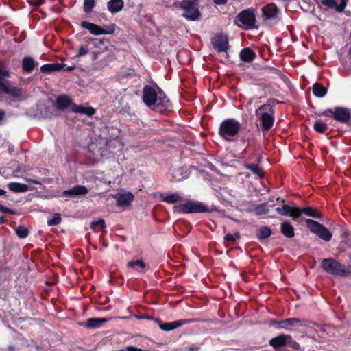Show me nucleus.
Returning a JSON list of instances; mask_svg holds the SVG:
<instances>
[{
	"mask_svg": "<svg viewBox=\"0 0 351 351\" xmlns=\"http://www.w3.org/2000/svg\"><path fill=\"white\" fill-rule=\"evenodd\" d=\"M279 103L280 101L275 99H269L265 104L261 105L256 110L255 114L260 121L263 132H268L274 126L275 121L274 106Z\"/></svg>",
	"mask_w": 351,
	"mask_h": 351,
	"instance_id": "f257e3e1",
	"label": "nucleus"
},
{
	"mask_svg": "<svg viewBox=\"0 0 351 351\" xmlns=\"http://www.w3.org/2000/svg\"><path fill=\"white\" fill-rule=\"evenodd\" d=\"M198 4L199 0H182L173 3L176 8H180L184 11L182 16L191 21L198 20L201 16Z\"/></svg>",
	"mask_w": 351,
	"mask_h": 351,
	"instance_id": "f03ea898",
	"label": "nucleus"
},
{
	"mask_svg": "<svg viewBox=\"0 0 351 351\" xmlns=\"http://www.w3.org/2000/svg\"><path fill=\"white\" fill-rule=\"evenodd\" d=\"M320 266L326 273L337 276H346L351 274L350 267H346L341 264L337 260L332 258L323 259L320 263Z\"/></svg>",
	"mask_w": 351,
	"mask_h": 351,
	"instance_id": "7ed1b4c3",
	"label": "nucleus"
},
{
	"mask_svg": "<svg viewBox=\"0 0 351 351\" xmlns=\"http://www.w3.org/2000/svg\"><path fill=\"white\" fill-rule=\"evenodd\" d=\"M240 128V123L235 119H225L220 124L219 135L228 141H232L237 136Z\"/></svg>",
	"mask_w": 351,
	"mask_h": 351,
	"instance_id": "20e7f679",
	"label": "nucleus"
},
{
	"mask_svg": "<svg viewBox=\"0 0 351 351\" xmlns=\"http://www.w3.org/2000/svg\"><path fill=\"white\" fill-rule=\"evenodd\" d=\"M173 211L182 214L201 213L208 212V208L201 202L191 200L174 206Z\"/></svg>",
	"mask_w": 351,
	"mask_h": 351,
	"instance_id": "39448f33",
	"label": "nucleus"
},
{
	"mask_svg": "<svg viewBox=\"0 0 351 351\" xmlns=\"http://www.w3.org/2000/svg\"><path fill=\"white\" fill-rule=\"evenodd\" d=\"M256 22L254 8H248L241 11L236 16L234 23L241 27L242 25L245 29H252L255 27Z\"/></svg>",
	"mask_w": 351,
	"mask_h": 351,
	"instance_id": "423d86ee",
	"label": "nucleus"
},
{
	"mask_svg": "<svg viewBox=\"0 0 351 351\" xmlns=\"http://www.w3.org/2000/svg\"><path fill=\"white\" fill-rule=\"evenodd\" d=\"M322 114L330 117L341 123H346L351 120L350 110L344 107H335L334 110L327 109Z\"/></svg>",
	"mask_w": 351,
	"mask_h": 351,
	"instance_id": "0eeeda50",
	"label": "nucleus"
},
{
	"mask_svg": "<svg viewBox=\"0 0 351 351\" xmlns=\"http://www.w3.org/2000/svg\"><path fill=\"white\" fill-rule=\"evenodd\" d=\"M306 223L308 228L321 239L325 241H330L332 234L322 224L313 219H308L306 220Z\"/></svg>",
	"mask_w": 351,
	"mask_h": 351,
	"instance_id": "6e6552de",
	"label": "nucleus"
},
{
	"mask_svg": "<svg viewBox=\"0 0 351 351\" xmlns=\"http://www.w3.org/2000/svg\"><path fill=\"white\" fill-rule=\"evenodd\" d=\"M280 11L275 3L265 5L261 9L262 17L265 21H270L276 24L279 21L278 15Z\"/></svg>",
	"mask_w": 351,
	"mask_h": 351,
	"instance_id": "1a4fd4ad",
	"label": "nucleus"
},
{
	"mask_svg": "<svg viewBox=\"0 0 351 351\" xmlns=\"http://www.w3.org/2000/svg\"><path fill=\"white\" fill-rule=\"evenodd\" d=\"M307 322L304 319L289 318L277 323V328L287 330H299L300 327H306Z\"/></svg>",
	"mask_w": 351,
	"mask_h": 351,
	"instance_id": "9d476101",
	"label": "nucleus"
},
{
	"mask_svg": "<svg viewBox=\"0 0 351 351\" xmlns=\"http://www.w3.org/2000/svg\"><path fill=\"white\" fill-rule=\"evenodd\" d=\"M211 43L214 49L217 52H226L229 49L228 36L223 34H216L211 40Z\"/></svg>",
	"mask_w": 351,
	"mask_h": 351,
	"instance_id": "9b49d317",
	"label": "nucleus"
},
{
	"mask_svg": "<svg viewBox=\"0 0 351 351\" xmlns=\"http://www.w3.org/2000/svg\"><path fill=\"white\" fill-rule=\"evenodd\" d=\"M158 95L153 86L145 85L143 89V101L147 106L152 107L157 101Z\"/></svg>",
	"mask_w": 351,
	"mask_h": 351,
	"instance_id": "f8f14e48",
	"label": "nucleus"
},
{
	"mask_svg": "<svg viewBox=\"0 0 351 351\" xmlns=\"http://www.w3.org/2000/svg\"><path fill=\"white\" fill-rule=\"evenodd\" d=\"M153 107L155 110L164 112L170 110L172 105L165 94L163 92H160L157 96V101Z\"/></svg>",
	"mask_w": 351,
	"mask_h": 351,
	"instance_id": "ddd939ff",
	"label": "nucleus"
},
{
	"mask_svg": "<svg viewBox=\"0 0 351 351\" xmlns=\"http://www.w3.org/2000/svg\"><path fill=\"white\" fill-rule=\"evenodd\" d=\"M10 83L0 84V94L4 93L10 96L13 99H20L22 96V90L17 86H11Z\"/></svg>",
	"mask_w": 351,
	"mask_h": 351,
	"instance_id": "4468645a",
	"label": "nucleus"
},
{
	"mask_svg": "<svg viewBox=\"0 0 351 351\" xmlns=\"http://www.w3.org/2000/svg\"><path fill=\"white\" fill-rule=\"evenodd\" d=\"M73 104L72 99L67 95H60L56 99V106L57 109L62 111L69 107L72 109Z\"/></svg>",
	"mask_w": 351,
	"mask_h": 351,
	"instance_id": "2eb2a0df",
	"label": "nucleus"
},
{
	"mask_svg": "<svg viewBox=\"0 0 351 351\" xmlns=\"http://www.w3.org/2000/svg\"><path fill=\"white\" fill-rule=\"evenodd\" d=\"M348 0H340V3L337 4L336 0H321L322 5L330 9H335L337 12H342L346 8Z\"/></svg>",
	"mask_w": 351,
	"mask_h": 351,
	"instance_id": "dca6fc26",
	"label": "nucleus"
},
{
	"mask_svg": "<svg viewBox=\"0 0 351 351\" xmlns=\"http://www.w3.org/2000/svg\"><path fill=\"white\" fill-rule=\"evenodd\" d=\"M160 197L162 202L168 204H176L185 201L184 196L178 193H161Z\"/></svg>",
	"mask_w": 351,
	"mask_h": 351,
	"instance_id": "f3484780",
	"label": "nucleus"
},
{
	"mask_svg": "<svg viewBox=\"0 0 351 351\" xmlns=\"http://www.w3.org/2000/svg\"><path fill=\"white\" fill-rule=\"evenodd\" d=\"M113 197L117 201V205L121 207L129 206L134 199V195L129 192L117 193Z\"/></svg>",
	"mask_w": 351,
	"mask_h": 351,
	"instance_id": "a211bd4d",
	"label": "nucleus"
},
{
	"mask_svg": "<svg viewBox=\"0 0 351 351\" xmlns=\"http://www.w3.org/2000/svg\"><path fill=\"white\" fill-rule=\"evenodd\" d=\"M276 212L282 216H289L295 221H297V207H292L285 204L282 207H277Z\"/></svg>",
	"mask_w": 351,
	"mask_h": 351,
	"instance_id": "6ab92c4d",
	"label": "nucleus"
},
{
	"mask_svg": "<svg viewBox=\"0 0 351 351\" xmlns=\"http://www.w3.org/2000/svg\"><path fill=\"white\" fill-rule=\"evenodd\" d=\"M88 193L87 189L81 185H77L74 187H73L71 189L64 191L62 193V195L65 197H73L78 195H85Z\"/></svg>",
	"mask_w": 351,
	"mask_h": 351,
	"instance_id": "aec40b11",
	"label": "nucleus"
},
{
	"mask_svg": "<svg viewBox=\"0 0 351 351\" xmlns=\"http://www.w3.org/2000/svg\"><path fill=\"white\" fill-rule=\"evenodd\" d=\"M289 339L288 335H281L269 341V344L277 351L280 350V348L287 346V341Z\"/></svg>",
	"mask_w": 351,
	"mask_h": 351,
	"instance_id": "412c9836",
	"label": "nucleus"
},
{
	"mask_svg": "<svg viewBox=\"0 0 351 351\" xmlns=\"http://www.w3.org/2000/svg\"><path fill=\"white\" fill-rule=\"evenodd\" d=\"M72 112L91 117L95 114L96 110L91 106H84L73 104L72 105Z\"/></svg>",
	"mask_w": 351,
	"mask_h": 351,
	"instance_id": "4be33fe9",
	"label": "nucleus"
},
{
	"mask_svg": "<svg viewBox=\"0 0 351 351\" xmlns=\"http://www.w3.org/2000/svg\"><path fill=\"white\" fill-rule=\"evenodd\" d=\"M297 221H299V217L301 214H304L306 216L312 217L314 218H321L320 213L311 207L298 208L297 207Z\"/></svg>",
	"mask_w": 351,
	"mask_h": 351,
	"instance_id": "5701e85b",
	"label": "nucleus"
},
{
	"mask_svg": "<svg viewBox=\"0 0 351 351\" xmlns=\"http://www.w3.org/2000/svg\"><path fill=\"white\" fill-rule=\"evenodd\" d=\"M37 65L38 62L29 56L25 57L22 60V69L27 73H31Z\"/></svg>",
	"mask_w": 351,
	"mask_h": 351,
	"instance_id": "b1692460",
	"label": "nucleus"
},
{
	"mask_svg": "<svg viewBox=\"0 0 351 351\" xmlns=\"http://www.w3.org/2000/svg\"><path fill=\"white\" fill-rule=\"evenodd\" d=\"M189 320L180 319V320L171 322H167L165 324H160L159 327L161 330H162L164 331H170V330H174L178 327H180L181 326H182L186 323H189Z\"/></svg>",
	"mask_w": 351,
	"mask_h": 351,
	"instance_id": "393cba45",
	"label": "nucleus"
},
{
	"mask_svg": "<svg viewBox=\"0 0 351 351\" xmlns=\"http://www.w3.org/2000/svg\"><path fill=\"white\" fill-rule=\"evenodd\" d=\"M256 57L255 52L249 47L243 49L239 53L241 60L244 62H252Z\"/></svg>",
	"mask_w": 351,
	"mask_h": 351,
	"instance_id": "a878e982",
	"label": "nucleus"
},
{
	"mask_svg": "<svg viewBox=\"0 0 351 351\" xmlns=\"http://www.w3.org/2000/svg\"><path fill=\"white\" fill-rule=\"evenodd\" d=\"M65 66V64L60 63L45 64L40 67V71L42 73H51L53 72L60 71Z\"/></svg>",
	"mask_w": 351,
	"mask_h": 351,
	"instance_id": "bb28decb",
	"label": "nucleus"
},
{
	"mask_svg": "<svg viewBox=\"0 0 351 351\" xmlns=\"http://www.w3.org/2000/svg\"><path fill=\"white\" fill-rule=\"evenodd\" d=\"M124 7L123 0H110L107 3V8L112 14L117 13L122 10Z\"/></svg>",
	"mask_w": 351,
	"mask_h": 351,
	"instance_id": "cd10ccee",
	"label": "nucleus"
},
{
	"mask_svg": "<svg viewBox=\"0 0 351 351\" xmlns=\"http://www.w3.org/2000/svg\"><path fill=\"white\" fill-rule=\"evenodd\" d=\"M81 26L83 28L88 29L93 35L102 34V27L95 23L84 21L81 23Z\"/></svg>",
	"mask_w": 351,
	"mask_h": 351,
	"instance_id": "c85d7f7f",
	"label": "nucleus"
},
{
	"mask_svg": "<svg viewBox=\"0 0 351 351\" xmlns=\"http://www.w3.org/2000/svg\"><path fill=\"white\" fill-rule=\"evenodd\" d=\"M110 319V318H89L86 321V326L89 328H97Z\"/></svg>",
	"mask_w": 351,
	"mask_h": 351,
	"instance_id": "c756f323",
	"label": "nucleus"
},
{
	"mask_svg": "<svg viewBox=\"0 0 351 351\" xmlns=\"http://www.w3.org/2000/svg\"><path fill=\"white\" fill-rule=\"evenodd\" d=\"M8 188L14 193H24L29 190L27 185L19 182H10L8 184Z\"/></svg>",
	"mask_w": 351,
	"mask_h": 351,
	"instance_id": "7c9ffc66",
	"label": "nucleus"
},
{
	"mask_svg": "<svg viewBox=\"0 0 351 351\" xmlns=\"http://www.w3.org/2000/svg\"><path fill=\"white\" fill-rule=\"evenodd\" d=\"M280 228L282 233L287 238H293L294 237V229L290 222H282Z\"/></svg>",
	"mask_w": 351,
	"mask_h": 351,
	"instance_id": "2f4dec72",
	"label": "nucleus"
},
{
	"mask_svg": "<svg viewBox=\"0 0 351 351\" xmlns=\"http://www.w3.org/2000/svg\"><path fill=\"white\" fill-rule=\"evenodd\" d=\"M313 95L317 97H323L327 93V88L321 83L316 82L313 85L312 88Z\"/></svg>",
	"mask_w": 351,
	"mask_h": 351,
	"instance_id": "473e14b6",
	"label": "nucleus"
},
{
	"mask_svg": "<svg viewBox=\"0 0 351 351\" xmlns=\"http://www.w3.org/2000/svg\"><path fill=\"white\" fill-rule=\"evenodd\" d=\"M127 266L128 268L132 269L135 271L143 273L145 267V264L141 260H136L128 263Z\"/></svg>",
	"mask_w": 351,
	"mask_h": 351,
	"instance_id": "72a5a7b5",
	"label": "nucleus"
},
{
	"mask_svg": "<svg viewBox=\"0 0 351 351\" xmlns=\"http://www.w3.org/2000/svg\"><path fill=\"white\" fill-rule=\"evenodd\" d=\"M172 176L176 181H181L188 177V172L185 168H179L173 171Z\"/></svg>",
	"mask_w": 351,
	"mask_h": 351,
	"instance_id": "f704fd0d",
	"label": "nucleus"
},
{
	"mask_svg": "<svg viewBox=\"0 0 351 351\" xmlns=\"http://www.w3.org/2000/svg\"><path fill=\"white\" fill-rule=\"evenodd\" d=\"M89 41L93 43L95 47L107 49L108 40L104 38H91Z\"/></svg>",
	"mask_w": 351,
	"mask_h": 351,
	"instance_id": "c9c22d12",
	"label": "nucleus"
},
{
	"mask_svg": "<svg viewBox=\"0 0 351 351\" xmlns=\"http://www.w3.org/2000/svg\"><path fill=\"white\" fill-rule=\"evenodd\" d=\"M90 227L94 232H100L106 227L105 221L101 219L97 221H93L90 223Z\"/></svg>",
	"mask_w": 351,
	"mask_h": 351,
	"instance_id": "e433bc0d",
	"label": "nucleus"
},
{
	"mask_svg": "<svg viewBox=\"0 0 351 351\" xmlns=\"http://www.w3.org/2000/svg\"><path fill=\"white\" fill-rule=\"evenodd\" d=\"M245 168L252 171L258 178H263L264 176L262 169L254 164H247L245 165Z\"/></svg>",
	"mask_w": 351,
	"mask_h": 351,
	"instance_id": "4c0bfd02",
	"label": "nucleus"
},
{
	"mask_svg": "<svg viewBox=\"0 0 351 351\" xmlns=\"http://www.w3.org/2000/svg\"><path fill=\"white\" fill-rule=\"evenodd\" d=\"M313 128L317 132L322 134L327 130L328 127L325 123L321 120H317L314 123Z\"/></svg>",
	"mask_w": 351,
	"mask_h": 351,
	"instance_id": "58836bf2",
	"label": "nucleus"
},
{
	"mask_svg": "<svg viewBox=\"0 0 351 351\" xmlns=\"http://www.w3.org/2000/svg\"><path fill=\"white\" fill-rule=\"evenodd\" d=\"M271 230L268 227H262L259 229L258 232V237L259 239H267L270 237Z\"/></svg>",
	"mask_w": 351,
	"mask_h": 351,
	"instance_id": "ea45409f",
	"label": "nucleus"
},
{
	"mask_svg": "<svg viewBox=\"0 0 351 351\" xmlns=\"http://www.w3.org/2000/svg\"><path fill=\"white\" fill-rule=\"evenodd\" d=\"M95 6V0H84V11L86 14L90 13Z\"/></svg>",
	"mask_w": 351,
	"mask_h": 351,
	"instance_id": "a19ab883",
	"label": "nucleus"
},
{
	"mask_svg": "<svg viewBox=\"0 0 351 351\" xmlns=\"http://www.w3.org/2000/svg\"><path fill=\"white\" fill-rule=\"evenodd\" d=\"M254 212L256 215H262L268 213L269 209L266 204H261L256 206Z\"/></svg>",
	"mask_w": 351,
	"mask_h": 351,
	"instance_id": "79ce46f5",
	"label": "nucleus"
},
{
	"mask_svg": "<svg viewBox=\"0 0 351 351\" xmlns=\"http://www.w3.org/2000/svg\"><path fill=\"white\" fill-rule=\"evenodd\" d=\"M61 222V217L60 214L56 213L51 219L47 221V224L49 226H57Z\"/></svg>",
	"mask_w": 351,
	"mask_h": 351,
	"instance_id": "37998d69",
	"label": "nucleus"
},
{
	"mask_svg": "<svg viewBox=\"0 0 351 351\" xmlns=\"http://www.w3.org/2000/svg\"><path fill=\"white\" fill-rule=\"evenodd\" d=\"M10 73L5 69L0 67V84L10 83V81L5 80L3 77H10Z\"/></svg>",
	"mask_w": 351,
	"mask_h": 351,
	"instance_id": "c03bdc74",
	"label": "nucleus"
},
{
	"mask_svg": "<svg viewBox=\"0 0 351 351\" xmlns=\"http://www.w3.org/2000/svg\"><path fill=\"white\" fill-rule=\"evenodd\" d=\"M116 25L110 24V25H106L102 27V34H112L115 31Z\"/></svg>",
	"mask_w": 351,
	"mask_h": 351,
	"instance_id": "a18cd8bd",
	"label": "nucleus"
},
{
	"mask_svg": "<svg viewBox=\"0 0 351 351\" xmlns=\"http://www.w3.org/2000/svg\"><path fill=\"white\" fill-rule=\"evenodd\" d=\"M16 234L20 238H25L28 235V230L23 226H19L16 229Z\"/></svg>",
	"mask_w": 351,
	"mask_h": 351,
	"instance_id": "49530a36",
	"label": "nucleus"
},
{
	"mask_svg": "<svg viewBox=\"0 0 351 351\" xmlns=\"http://www.w3.org/2000/svg\"><path fill=\"white\" fill-rule=\"evenodd\" d=\"M240 237V235L239 233H235V234H227L225 237H224V240L226 242H231V243H233L237 239H239Z\"/></svg>",
	"mask_w": 351,
	"mask_h": 351,
	"instance_id": "de8ad7c7",
	"label": "nucleus"
},
{
	"mask_svg": "<svg viewBox=\"0 0 351 351\" xmlns=\"http://www.w3.org/2000/svg\"><path fill=\"white\" fill-rule=\"evenodd\" d=\"M287 346H289L295 350H300V348L299 343L293 340L290 335H289V339L287 341Z\"/></svg>",
	"mask_w": 351,
	"mask_h": 351,
	"instance_id": "09e8293b",
	"label": "nucleus"
},
{
	"mask_svg": "<svg viewBox=\"0 0 351 351\" xmlns=\"http://www.w3.org/2000/svg\"><path fill=\"white\" fill-rule=\"evenodd\" d=\"M88 52V48L81 46L79 48V50H78V52H77L76 56L81 57V56H85Z\"/></svg>",
	"mask_w": 351,
	"mask_h": 351,
	"instance_id": "8fccbe9b",
	"label": "nucleus"
},
{
	"mask_svg": "<svg viewBox=\"0 0 351 351\" xmlns=\"http://www.w3.org/2000/svg\"><path fill=\"white\" fill-rule=\"evenodd\" d=\"M45 2V0H28V3L33 6L38 7Z\"/></svg>",
	"mask_w": 351,
	"mask_h": 351,
	"instance_id": "3c124183",
	"label": "nucleus"
},
{
	"mask_svg": "<svg viewBox=\"0 0 351 351\" xmlns=\"http://www.w3.org/2000/svg\"><path fill=\"white\" fill-rule=\"evenodd\" d=\"M0 213H8V214H14V212L13 210L1 205V204H0Z\"/></svg>",
	"mask_w": 351,
	"mask_h": 351,
	"instance_id": "603ef678",
	"label": "nucleus"
},
{
	"mask_svg": "<svg viewBox=\"0 0 351 351\" xmlns=\"http://www.w3.org/2000/svg\"><path fill=\"white\" fill-rule=\"evenodd\" d=\"M126 351H143L141 349L130 346L126 348Z\"/></svg>",
	"mask_w": 351,
	"mask_h": 351,
	"instance_id": "864d4df0",
	"label": "nucleus"
},
{
	"mask_svg": "<svg viewBox=\"0 0 351 351\" xmlns=\"http://www.w3.org/2000/svg\"><path fill=\"white\" fill-rule=\"evenodd\" d=\"M213 2L216 5H224L227 3V0H213Z\"/></svg>",
	"mask_w": 351,
	"mask_h": 351,
	"instance_id": "5fc2aeb1",
	"label": "nucleus"
},
{
	"mask_svg": "<svg viewBox=\"0 0 351 351\" xmlns=\"http://www.w3.org/2000/svg\"><path fill=\"white\" fill-rule=\"evenodd\" d=\"M27 181H28L29 182L32 183V184H40V182H38V181H37V180H36L29 179V180H27Z\"/></svg>",
	"mask_w": 351,
	"mask_h": 351,
	"instance_id": "6e6d98bb",
	"label": "nucleus"
},
{
	"mask_svg": "<svg viewBox=\"0 0 351 351\" xmlns=\"http://www.w3.org/2000/svg\"><path fill=\"white\" fill-rule=\"evenodd\" d=\"M5 112L3 110H0V121L2 120L5 117Z\"/></svg>",
	"mask_w": 351,
	"mask_h": 351,
	"instance_id": "4d7b16f0",
	"label": "nucleus"
},
{
	"mask_svg": "<svg viewBox=\"0 0 351 351\" xmlns=\"http://www.w3.org/2000/svg\"><path fill=\"white\" fill-rule=\"evenodd\" d=\"M75 69V66H67L66 69H65V71H71Z\"/></svg>",
	"mask_w": 351,
	"mask_h": 351,
	"instance_id": "13d9d810",
	"label": "nucleus"
},
{
	"mask_svg": "<svg viewBox=\"0 0 351 351\" xmlns=\"http://www.w3.org/2000/svg\"><path fill=\"white\" fill-rule=\"evenodd\" d=\"M5 193H6L5 191L0 189V195H3L5 194Z\"/></svg>",
	"mask_w": 351,
	"mask_h": 351,
	"instance_id": "bf43d9fd",
	"label": "nucleus"
},
{
	"mask_svg": "<svg viewBox=\"0 0 351 351\" xmlns=\"http://www.w3.org/2000/svg\"><path fill=\"white\" fill-rule=\"evenodd\" d=\"M208 167H209V169H212V170H213V169H214V166H213V165H212V164H210V163H208Z\"/></svg>",
	"mask_w": 351,
	"mask_h": 351,
	"instance_id": "052dcab7",
	"label": "nucleus"
},
{
	"mask_svg": "<svg viewBox=\"0 0 351 351\" xmlns=\"http://www.w3.org/2000/svg\"><path fill=\"white\" fill-rule=\"evenodd\" d=\"M96 58H97V53L93 52V60H96Z\"/></svg>",
	"mask_w": 351,
	"mask_h": 351,
	"instance_id": "680f3d73",
	"label": "nucleus"
},
{
	"mask_svg": "<svg viewBox=\"0 0 351 351\" xmlns=\"http://www.w3.org/2000/svg\"><path fill=\"white\" fill-rule=\"evenodd\" d=\"M4 222H5V219H4V218H3V217H1V218H0V223H4Z\"/></svg>",
	"mask_w": 351,
	"mask_h": 351,
	"instance_id": "e2e57ef3",
	"label": "nucleus"
},
{
	"mask_svg": "<svg viewBox=\"0 0 351 351\" xmlns=\"http://www.w3.org/2000/svg\"><path fill=\"white\" fill-rule=\"evenodd\" d=\"M348 56H351V47H350V49L348 51Z\"/></svg>",
	"mask_w": 351,
	"mask_h": 351,
	"instance_id": "0e129e2a",
	"label": "nucleus"
},
{
	"mask_svg": "<svg viewBox=\"0 0 351 351\" xmlns=\"http://www.w3.org/2000/svg\"><path fill=\"white\" fill-rule=\"evenodd\" d=\"M344 160H345V158H344V157H343V158H341L342 162H343V161H344Z\"/></svg>",
	"mask_w": 351,
	"mask_h": 351,
	"instance_id": "69168bd1",
	"label": "nucleus"
}]
</instances>
